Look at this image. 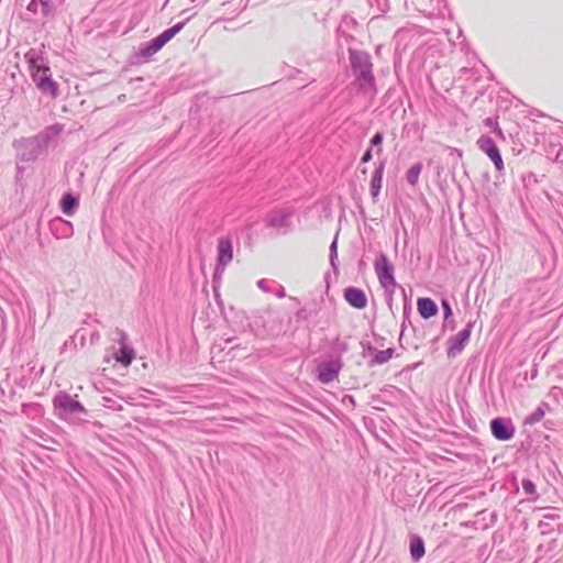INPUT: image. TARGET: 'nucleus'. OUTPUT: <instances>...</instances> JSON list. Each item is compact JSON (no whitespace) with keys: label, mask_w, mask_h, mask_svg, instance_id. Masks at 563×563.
I'll use <instances>...</instances> for the list:
<instances>
[{"label":"nucleus","mask_w":563,"mask_h":563,"mask_svg":"<svg viewBox=\"0 0 563 563\" xmlns=\"http://www.w3.org/2000/svg\"><path fill=\"white\" fill-rule=\"evenodd\" d=\"M496 132H497L498 134H501V130H500V128H498V126H497V128H496Z\"/></svg>","instance_id":"36"},{"label":"nucleus","mask_w":563,"mask_h":563,"mask_svg":"<svg viewBox=\"0 0 563 563\" xmlns=\"http://www.w3.org/2000/svg\"><path fill=\"white\" fill-rule=\"evenodd\" d=\"M134 358V351L132 347L128 346L123 342L119 349V353L117 355V361L124 366H128L132 363Z\"/></svg>","instance_id":"19"},{"label":"nucleus","mask_w":563,"mask_h":563,"mask_svg":"<svg viewBox=\"0 0 563 563\" xmlns=\"http://www.w3.org/2000/svg\"><path fill=\"white\" fill-rule=\"evenodd\" d=\"M374 268L383 288L388 291L396 287L397 283L394 276V266L385 253H379L375 258Z\"/></svg>","instance_id":"4"},{"label":"nucleus","mask_w":563,"mask_h":563,"mask_svg":"<svg viewBox=\"0 0 563 563\" xmlns=\"http://www.w3.org/2000/svg\"><path fill=\"white\" fill-rule=\"evenodd\" d=\"M48 227L56 239H68L74 234L73 223L60 217L52 219Z\"/></svg>","instance_id":"12"},{"label":"nucleus","mask_w":563,"mask_h":563,"mask_svg":"<svg viewBox=\"0 0 563 563\" xmlns=\"http://www.w3.org/2000/svg\"><path fill=\"white\" fill-rule=\"evenodd\" d=\"M344 299L355 309H364L367 306V298L365 292L356 287H347L344 289Z\"/></svg>","instance_id":"13"},{"label":"nucleus","mask_w":563,"mask_h":563,"mask_svg":"<svg viewBox=\"0 0 563 563\" xmlns=\"http://www.w3.org/2000/svg\"><path fill=\"white\" fill-rule=\"evenodd\" d=\"M349 60L358 90L374 96L377 89L371 55L366 51L349 48Z\"/></svg>","instance_id":"1"},{"label":"nucleus","mask_w":563,"mask_h":563,"mask_svg":"<svg viewBox=\"0 0 563 563\" xmlns=\"http://www.w3.org/2000/svg\"><path fill=\"white\" fill-rule=\"evenodd\" d=\"M189 21V19H186L185 21L178 22L172 27L163 31L159 35L161 38H163L164 44L168 43L176 34H178L186 25V23Z\"/></svg>","instance_id":"20"},{"label":"nucleus","mask_w":563,"mask_h":563,"mask_svg":"<svg viewBox=\"0 0 563 563\" xmlns=\"http://www.w3.org/2000/svg\"><path fill=\"white\" fill-rule=\"evenodd\" d=\"M394 352H395V350L391 347L377 351L375 353L374 357L372 358L371 364L372 365H375V364L380 365V364L387 363L393 357Z\"/></svg>","instance_id":"21"},{"label":"nucleus","mask_w":563,"mask_h":563,"mask_svg":"<svg viewBox=\"0 0 563 563\" xmlns=\"http://www.w3.org/2000/svg\"><path fill=\"white\" fill-rule=\"evenodd\" d=\"M24 58L37 88L44 93L56 96L58 87L52 79L49 67L45 64L42 53L31 48L25 53Z\"/></svg>","instance_id":"2"},{"label":"nucleus","mask_w":563,"mask_h":563,"mask_svg":"<svg viewBox=\"0 0 563 563\" xmlns=\"http://www.w3.org/2000/svg\"><path fill=\"white\" fill-rule=\"evenodd\" d=\"M474 324L475 321H468L464 329L448 340L446 353L449 357H456L463 352L470 341Z\"/></svg>","instance_id":"6"},{"label":"nucleus","mask_w":563,"mask_h":563,"mask_svg":"<svg viewBox=\"0 0 563 563\" xmlns=\"http://www.w3.org/2000/svg\"><path fill=\"white\" fill-rule=\"evenodd\" d=\"M233 260V242L230 236H222L217 245V265L213 273V287L220 284L227 266Z\"/></svg>","instance_id":"3"},{"label":"nucleus","mask_w":563,"mask_h":563,"mask_svg":"<svg viewBox=\"0 0 563 563\" xmlns=\"http://www.w3.org/2000/svg\"><path fill=\"white\" fill-rule=\"evenodd\" d=\"M332 350L335 353V357L342 358V355L349 351V344L346 341L336 338L331 343Z\"/></svg>","instance_id":"24"},{"label":"nucleus","mask_w":563,"mask_h":563,"mask_svg":"<svg viewBox=\"0 0 563 563\" xmlns=\"http://www.w3.org/2000/svg\"><path fill=\"white\" fill-rule=\"evenodd\" d=\"M477 145L482 152H484L494 163L496 169L498 172L504 170V162L499 148L497 147L495 141L488 136L483 135L478 139Z\"/></svg>","instance_id":"10"},{"label":"nucleus","mask_w":563,"mask_h":563,"mask_svg":"<svg viewBox=\"0 0 563 563\" xmlns=\"http://www.w3.org/2000/svg\"><path fill=\"white\" fill-rule=\"evenodd\" d=\"M422 170V164L416 163L413 164L406 174V179L411 186H416L419 180V176Z\"/></svg>","instance_id":"22"},{"label":"nucleus","mask_w":563,"mask_h":563,"mask_svg":"<svg viewBox=\"0 0 563 563\" xmlns=\"http://www.w3.org/2000/svg\"><path fill=\"white\" fill-rule=\"evenodd\" d=\"M417 309L423 319H430L438 313V306L430 298H419L417 301Z\"/></svg>","instance_id":"16"},{"label":"nucleus","mask_w":563,"mask_h":563,"mask_svg":"<svg viewBox=\"0 0 563 563\" xmlns=\"http://www.w3.org/2000/svg\"><path fill=\"white\" fill-rule=\"evenodd\" d=\"M273 285H275V283L267 279H261L257 282L258 288L265 292H273Z\"/></svg>","instance_id":"29"},{"label":"nucleus","mask_w":563,"mask_h":563,"mask_svg":"<svg viewBox=\"0 0 563 563\" xmlns=\"http://www.w3.org/2000/svg\"><path fill=\"white\" fill-rule=\"evenodd\" d=\"M485 123H486V125H489V126H490V125L493 124V120H492V119H487V120L485 121Z\"/></svg>","instance_id":"35"},{"label":"nucleus","mask_w":563,"mask_h":563,"mask_svg":"<svg viewBox=\"0 0 563 563\" xmlns=\"http://www.w3.org/2000/svg\"><path fill=\"white\" fill-rule=\"evenodd\" d=\"M441 306H442L443 316H444L443 327L450 325L451 330H453L455 328V323H454L453 320L449 321V319L453 314V311H452V308H451V305H450L449 300L448 299H442L441 300Z\"/></svg>","instance_id":"23"},{"label":"nucleus","mask_w":563,"mask_h":563,"mask_svg":"<svg viewBox=\"0 0 563 563\" xmlns=\"http://www.w3.org/2000/svg\"><path fill=\"white\" fill-rule=\"evenodd\" d=\"M102 400H103V406L109 409H112V410H121L122 409L121 405H117V401L111 398L103 397Z\"/></svg>","instance_id":"30"},{"label":"nucleus","mask_w":563,"mask_h":563,"mask_svg":"<svg viewBox=\"0 0 563 563\" xmlns=\"http://www.w3.org/2000/svg\"><path fill=\"white\" fill-rule=\"evenodd\" d=\"M26 10L34 15L41 14L46 18L53 12V2L52 0H31Z\"/></svg>","instance_id":"14"},{"label":"nucleus","mask_w":563,"mask_h":563,"mask_svg":"<svg viewBox=\"0 0 563 563\" xmlns=\"http://www.w3.org/2000/svg\"><path fill=\"white\" fill-rule=\"evenodd\" d=\"M384 141V134L382 132H376L371 139V146H379Z\"/></svg>","instance_id":"31"},{"label":"nucleus","mask_w":563,"mask_h":563,"mask_svg":"<svg viewBox=\"0 0 563 563\" xmlns=\"http://www.w3.org/2000/svg\"><path fill=\"white\" fill-rule=\"evenodd\" d=\"M329 258H330V264H331L332 268L335 271L338 268V265H336V261H338V234L335 235V238L333 239L332 243L330 244V247H329Z\"/></svg>","instance_id":"25"},{"label":"nucleus","mask_w":563,"mask_h":563,"mask_svg":"<svg viewBox=\"0 0 563 563\" xmlns=\"http://www.w3.org/2000/svg\"><path fill=\"white\" fill-rule=\"evenodd\" d=\"M53 405L58 410V416L64 418L66 416L86 413L85 407L78 400L74 399L69 394L59 391L53 398Z\"/></svg>","instance_id":"5"},{"label":"nucleus","mask_w":563,"mask_h":563,"mask_svg":"<svg viewBox=\"0 0 563 563\" xmlns=\"http://www.w3.org/2000/svg\"><path fill=\"white\" fill-rule=\"evenodd\" d=\"M59 206L64 214L71 217L79 206V198L71 192H67L63 195Z\"/></svg>","instance_id":"17"},{"label":"nucleus","mask_w":563,"mask_h":563,"mask_svg":"<svg viewBox=\"0 0 563 563\" xmlns=\"http://www.w3.org/2000/svg\"><path fill=\"white\" fill-rule=\"evenodd\" d=\"M522 489L527 495H533L536 493V485L530 479H523L522 483Z\"/></svg>","instance_id":"28"},{"label":"nucleus","mask_w":563,"mask_h":563,"mask_svg":"<svg viewBox=\"0 0 563 563\" xmlns=\"http://www.w3.org/2000/svg\"><path fill=\"white\" fill-rule=\"evenodd\" d=\"M343 367L342 358L333 357L329 361H323L317 366V376L322 384L333 382Z\"/></svg>","instance_id":"8"},{"label":"nucleus","mask_w":563,"mask_h":563,"mask_svg":"<svg viewBox=\"0 0 563 563\" xmlns=\"http://www.w3.org/2000/svg\"><path fill=\"white\" fill-rule=\"evenodd\" d=\"M373 158L372 148H368L362 156V163H368Z\"/></svg>","instance_id":"34"},{"label":"nucleus","mask_w":563,"mask_h":563,"mask_svg":"<svg viewBox=\"0 0 563 563\" xmlns=\"http://www.w3.org/2000/svg\"><path fill=\"white\" fill-rule=\"evenodd\" d=\"M426 553L424 542L419 536L410 538V555L415 562H418Z\"/></svg>","instance_id":"18"},{"label":"nucleus","mask_w":563,"mask_h":563,"mask_svg":"<svg viewBox=\"0 0 563 563\" xmlns=\"http://www.w3.org/2000/svg\"><path fill=\"white\" fill-rule=\"evenodd\" d=\"M43 139L40 136L24 139L19 142L18 152L21 161L31 162L38 157L43 148Z\"/></svg>","instance_id":"7"},{"label":"nucleus","mask_w":563,"mask_h":563,"mask_svg":"<svg viewBox=\"0 0 563 563\" xmlns=\"http://www.w3.org/2000/svg\"><path fill=\"white\" fill-rule=\"evenodd\" d=\"M544 415H545L544 409L541 406H539L533 412H531L529 416L526 417L525 423L534 424V423L541 421L542 418L544 417Z\"/></svg>","instance_id":"26"},{"label":"nucleus","mask_w":563,"mask_h":563,"mask_svg":"<svg viewBox=\"0 0 563 563\" xmlns=\"http://www.w3.org/2000/svg\"><path fill=\"white\" fill-rule=\"evenodd\" d=\"M385 169V161H382L372 174L369 191L375 199L382 189L383 175Z\"/></svg>","instance_id":"15"},{"label":"nucleus","mask_w":563,"mask_h":563,"mask_svg":"<svg viewBox=\"0 0 563 563\" xmlns=\"http://www.w3.org/2000/svg\"><path fill=\"white\" fill-rule=\"evenodd\" d=\"M275 286H276V289L273 290L275 292V295L278 298H284L286 296L285 288L282 285H275Z\"/></svg>","instance_id":"33"},{"label":"nucleus","mask_w":563,"mask_h":563,"mask_svg":"<svg viewBox=\"0 0 563 563\" xmlns=\"http://www.w3.org/2000/svg\"><path fill=\"white\" fill-rule=\"evenodd\" d=\"M151 44L153 45V47L156 48V51L158 52L159 49L163 48V46L165 45L164 42H163V38L159 37V35H157L156 37H154L153 40L150 41Z\"/></svg>","instance_id":"32"},{"label":"nucleus","mask_w":563,"mask_h":563,"mask_svg":"<svg viewBox=\"0 0 563 563\" xmlns=\"http://www.w3.org/2000/svg\"><path fill=\"white\" fill-rule=\"evenodd\" d=\"M157 51L155 47H153V45L151 44V42H147V43H144L141 47H140V52H139V56L141 58H143L144 60L148 59L151 56H153L154 54H156Z\"/></svg>","instance_id":"27"},{"label":"nucleus","mask_w":563,"mask_h":563,"mask_svg":"<svg viewBox=\"0 0 563 563\" xmlns=\"http://www.w3.org/2000/svg\"><path fill=\"white\" fill-rule=\"evenodd\" d=\"M490 432L498 441H509L514 438L516 428L510 419L497 417L490 421Z\"/></svg>","instance_id":"9"},{"label":"nucleus","mask_w":563,"mask_h":563,"mask_svg":"<svg viewBox=\"0 0 563 563\" xmlns=\"http://www.w3.org/2000/svg\"><path fill=\"white\" fill-rule=\"evenodd\" d=\"M292 211L289 209H276L269 212L265 219V224L273 229H287L290 225Z\"/></svg>","instance_id":"11"}]
</instances>
